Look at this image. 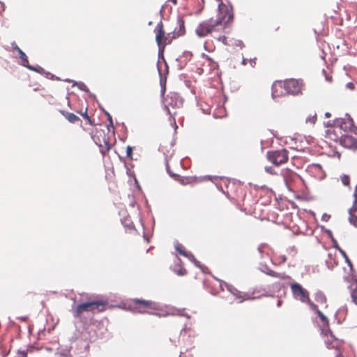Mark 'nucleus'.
<instances>
[{"label": "nucleus", "mask_w": 357, "mask_h": 357, "mask_svg": "<svg viewBox=\"0 0 357 357\" xmlns=\"http://www.w3.org/2000/svg\"><path fill=\"white\" fill-rule=\"evenodd\" d=\"M282 176L286 183V185L291 190L292 183L296 180L298 179L299 177L297 174L289 170L285 169L282 172Z\"/></svg>", "instance_id": "9b49d317"}, {"label": "nucleus", "mask_w": 357, "mask_h": 357, "mask_svg": "<svg viewBox=\"0 0 357 357\" xmlns=\"http://www.w3.org/2000/svg\"><path fill=\"white\" fill-rule=\"evenodd\" d=\"M340 144L348 149H357V128L354 129V131L343 135L342 138H341Z\"/></svg>", "instance_id": "1a4fd4ad"}, {"label": "nucleus", "mask_w": 357, "mask_h": 357, "mask_svg": "<svg viewBox=\"0 0 357 357\" xmlns=\"http://www.w3.org/2000/svg\"><path fill=\"white\" fill-rule=\"evenodd\" d=\"M332 156L337 157L338 159H340L341 157V153L337 151H334Z\"/></svg>", "instance_id": "473e14b6"}, {"label": "nucleus", "mask_w": 357, "mask_h": 357, "mask_svg": "<svg viewBox=\"0 0 357 357\" xmlns=\"http://www.w3.org/2000/svg\"><path fill=\"white\" fill-rule=\"evenodd\" d=\"M317 121V114L314 113L312 114H310L308 117L306 118L305 122L306 123H309L311 126L314 125Z\"/></svg>", "instance_id": "aec40b11"}, {"label": "nucleus", "mask_w": 357, "mask_h": 357, "mask_svg": "<svg viewBox=\"0 0 357 357\" xmlns=\"http://www.w3.org/2000/svg\"><path fill=\"white\" fill-rule=\"evenodd\" d=\"M218 40L220 41H221L223 44H225V45H228V46H233V43H231L232 42V40L231 39H229L227 37L225 36H220Z\"/></svg>", "instance_id": "412c9836"}, {"label": "nucleus", "mask_w": 357, "mask_h": 357, "mask_svg": "<svg viewBox=\"0 0 357 357\" xmlns=\"http://www.w3.org/2000/svg\"><path fill=\"white\" fill-rule=\"evenodd\" d=\"M79 114L88 121V123L91 126H93L94 125L93 121L90 118V116L87 114V109H86V111L84 113L79 112Z\"/></svg>", "instance_id": "5701e85b"}, {"label": "nucleus", "mask_w": 357, "mask_h": 357, "mask_svg": "<svg viewBox=\"0 0 357 357\" xmlns=\"http://www.w3.org/2000/svg\"><path fill=\"white\" fill-rule=\"evenodd\" d=\"M59 112L71 123H75L80 121V119L73 113L68 112L64 110H60Z\"/></svg>", "instance_id": "f3484780"}, {"label": "nucleus", "mask_w": 357, "mask_h": 357, "mask_svg": "<svg viewBox=\"0 0 357 357\" xmlns=\"http://www.w3.org/2000/svg\"><path fill=\"white\" fill-rule=\"evenodd\" d=\"M231 40H232L231 43L234 44L233 45L238 46L241 48H242L243 47V43L241 40H234V39H231Z\"/></svg>", "instance_id": "cd10ccee"}, {"label": "nucleus", "mask_w": 357, "mask_h": 357, "mask_svg": "<svg viewBox=\"0 0 357 357\" xmlns=\"http://www.w3.org/2000/svg\"><path fill=\"white\" fill-rule=\"evenodd\" d=\"M325 116H326V117H327V118H328V117H330V116H331V114H330L329 112H326V113L325 114Z\"/></svg>", "instance_id": "e433bc0d"}, {"label": "nucleus", "mask_w": 357, "mask_h": 357, "mask_svg": "<svg viewBox=\"0 0 357 357\" xmlns=\"http://www.w3.org/2000/svg\"><path fill=\"white\" fill-rule=\"evenodd\" d=\"M166 167H167V171L168 172V173L169 174V175L172 176V177H177L178 176V175L172 172L171 169H170V167H169V165L168 163H167L166 165Z\"/></svg>", "instance_id": "c85d7f7f"}, {"label": "nucleus", "mask_w": 357, "mask_h": 357, "mask_svg": "<svg viewBox=\"0 0 357 357\" xmlns=\"http://www.w3.org/2000/svg\"><path fill=\"white\" fill-rule=\"evenodd\" d=\"M283 85V81H276L273 84L272 96L273 98L281 97L287 94Z\"/></svg>", "instance_id": "f8f14e48"}, {"label": "nucleus", "mask_w": 357, "mask_h": 357, "mask_svg": "<svg viewBox=\"0 0 357 357\" xmlns=\"http://www.w3.org/2000/svg\"><path fill=\"white\" fill-rule=\"evenodd\" d=\"M9 51L12 52L13 57L22 59V50L13 42L11 43Z\"/></svg>", "instance_id": "dca6fc26"}, {"label": "nucleus", "mask_w": 357, "mask_h": 357, "mask_svg": "<svg viewBox=\"0 0 357 357\" xmlns=\"http://www.w3.org/2000/svg\"><path fill=\"white\" fill-rule=\"evenodd\" d=\"M240 298H241V300L240 301L241 302L243 301H245V300H247L248 299V297H247L246 295H244L243 296H239Z\"/></svg>", "instance_id": "c9c22d12"}, {"label": "nucleus", "mask_w": 357, "mask_h": 357, "mask_svg": "<svg viewBox=\"0 0 357 357\" xmlns=\"http://www.w3.org/2000/svg\"><path fill=\"white\" fill-rule=\"evenodd\" d=\"M15 357H22V351H21V350H20V349H19V350L17 351V356H15Z\"/></svg>", "instance_id": "f704fd0d"}, {"label": "nucleus", "mask_w": 357, "mask_h": 357, "mask_svg": "<svg viewBox=\"0 0 357 357\" xmlns=\"http://www.w3.org/2000/svg\"><path fill=\"white\" fill-rule=\"evenodd\" d=\"M126 154L128 158L132 159V148L130 146H127Z\"/></svg>", "instance_id": "a878e982"}, {"label": "nucleus", "mask_w": 357, "mask_h": 357, "mask_svg": "<svg viewBox=\"0 0 357 357\" xmlns=\"http://www.w3.org/2000/svg\"><path fill=\"white\" fill-rule=\"evenodd\" d=\"M233 20V7L221 1L218 5L216 19L210 18L202 21L197 26L195 33L200 38L206 37L214 32L223 31Z\"/></svg>", "instance_id": "f257e3e1"}, {"label": "nucleus", "mask_w": 357, "mask_h": 357, "mask_svg": "<svg viewBox=\"0 0 357 357\" xmlns=\"http://www.w3.org/2000/svg\"><path fill=\"white\" fill-rule=\"evenodd\" d=\"M7 355H8V353H6V354H2V356L6 357V356H7Z\"/></svg>", "instance_id": "ea45409f"}, {"label": "nucleus", "mask_w": 357, "mask_h": 357, "mask_svg": "<svg viewBox=\"0 0 357 357\" xmlns=\"http://www.w3.org/2000/svg\"><path fill=\"white\" fill-rule=\"evenodd\" d=\"M342 137L343 134L334 124L333 126L328 128L324 135L326 142L335 143L340 142V144H341V138H342Z\"/></svg>", "instance_id": "9d476101"}, {"label": "nucleus", "mask_w": 357, "mask_h": 357, "mask_svg": "<svg viewBox=\"0 0 357 357\" xmlns=\"http://www.w3.org/2000/svg\"><path fill=\"white\" fill-rule=\"evenodd\" d=\"M352 210H357V185L354 192V202L352 206Z\"/></svg>", "instance_id": "393cba45"}, {"label": "nucleus", "mask_w": 357, "mask_h": 357, "mask_svg": "<svg viewBox=\"0 0 357 357\" xmlns=\"http://www.w3.org/2000/svg\"><path fill=\"white\" fill-rule=\"evenodd\" d=\"M179 181L181 184L186 185L191 182V178L188 177H183L181 179H179Z\"/></svg>", "instance_id": "bb28decb"}, {"label": "nucleus", "mask_w": 357, "mask_h": 357, "mask_svg": "<svg viewBox=\"0 0 357 357\" xmlns=\"http://www.w3.org/2000/svg\"><path fill=\"white\" fill-rule=\"evenodd\" d=\"M342 184L345 186H349L350 184V178L347 175H342L340 177Z\"/></svg>", "instance_id": "b1692460"}, {"label": "nucleus", "mask_w": 357, "mask_h": 357, "mask_svg": "<svg viewBox=\"0 0 357 357\" xmlns=\"http://www.w3.org/2000/svg\"><path fill=\"white\" fill-rule=\"evenodd\" d=\"M107 304L108 303L103 300L90 301L78 305L77 307V312H91L94 310L100 312L105 311Z\"/></svg>", "instance_id": "39448f33"}, {"label": "nucleus", "mask_w": 357, "mask_h": 357, "mask_svg": "<svg viewBox=\"0 0 357 357\" xmlns=\"http://www.w3.org/2000/svg\"><path fill=\"white\" fill-rule=\"evenodd\" d=\"M169 1H172L174 5H176V3H177L176 0H169Z\"/></svg>", "instance_id": "4c0bfd02"}, {"label": "nucleus", "mask_w": 357, "mask_h": 357, "mask_svg": "<svg viewBox=\"0 0 357 357\" xmlns=\"http://www.w3.org/2000/svg\"><path fill=\"white\" fill-rule=\"evenodd\" d=\"M319 317L322 322L321 333L324 334V335L327 336L328 333H331L329 330L328 319L324 314H319Z\"/></svg>", "instance_id": "2eb2a0df"}, {"label": "nucleus", "mask_w": 357, "mask_h": 357, "mask_svg": "<svg viewBox=\"0 0 357 357\" xmlns=\"http://www.w3.org/2000/svg\"><path fill=\"white\" fill-rule=\"evenodd\" d=\"M334 125L338 128L340 132L343 130L350 132L354 131V129L357 128L354 126L353 119L347 115H346L344 118H339L335 119L334 121Z\"/></svg>", "instance_id": "6e6552de"}, {"label": "nucleus", "mask_w": 357, "mask_h": 357, "mask_svg": "<svg viewBox=\"0 0 357 357\" xmlns=\"http://www.w3.org/2000/svg\"><path fill=\"white\" fill-rule=\"evenodd\" d=\"M339 250H340V252L342 254V255L344 256V257L345 258L346 261H348V262L350 264V263H351V262H350V260H349V259L348 258V257H347V254L345 253V252H344V251H343V250H342V249H340V248Z\"/></svg>", "instance_id": "2f4dec72"}, {"label": "nucleus", "mask_w": 357, "mask_h": 357, "mask_svg": "<svg viewBox=\"0 0 357 357\" xmlns=\"http://www.w3.org/2000/svg\"><path fill=\"white\" fill-rule=\"evenodd\" d=\"M185 32L183 22L180 24L178 31H172L165 33L163 24L160 22L157 24L154 33L155 34V42L160 51H164L165 47L172 43V42L181 36L184 35Z\"/></svg>", "instance_id": "f03ea898"}, {"label": "nucleus", "mask_w": 357, "mask_h": 357, "mask_svg": "<svg viewBox=\"0 0 357 357\" xmlns=\"http://www.w3.org/2000/svg\"><path fill=\"white\" fill-rule=\"evenodd\" d=\"M175 248L176 251L183 257H185L189 259L194 258L193 255L190 252H187L183 245H182L181 244H176Z\"/></svg>", "instance_id": "a211bd4d"}, {"label": "nucleus", "mask_w": 357, "mask_h": 357, "mask_svg": "<svg viewBox=\"0 0 357 357\" xmlns=\"http://www.w3.org/2000/svg\"><path fill=\"white\" fill-rule=\"evenodd\" d=\"M351 296L354 302L357 305V289L352 291Z\"/></svg>", "instance_id": "c756f323"}, {"label": "nucleus", "mask_w": 357, "mask_h": 357, "mask_svg": "<svg viewBox=\"0 0 357 357\" xmlns=\"http://www.w3.org/2000/svg\"><path fill=\"white\" fill-rule=\"evenodd\" d=\"M327 347H328V348H331V346H329V345H327Z\"/></svg>", "instance_id": "79ce46f5"}, {"label": "nucleus", "mask_w": 357, "mask_h": 357, "mask_svg": "<svg viewBox=\"0 0 357 357\" xmlns=\"http://www.w3.org/2000/svg\"><path fill=\"white\" fill-rule=\"evenodd\" d=\"M23 355H24V357H25L26 356V354L24 352L23 353Z\"/></svg>", "instance_id": "a19ab883"}, {"label": "nucleus", "mask_w": 357, "mask_h": 357, "mask_svg": "<svg viewBox=\"0 0 357 357\" xmlns=\"http://www.w3.org/2000/svg\"><path fill=\"white\" fill-rule=\"evenodd\" d=\"M265 171L271 174H275V172H274V169L272 167H266Z\"/></svg>", "instance_id": "7c9ffc66"}, {"label": "nucleus", "mask_w": 357, "mask_h": 357, "mask_svg": "<svg viewBox=\"0 0 357 357\" xmlns=\"http://www.w3.org/2000/svg\"><path fill=\"white\" fill-rule=\"evenodd\" d=\"M109 120L110 121L111 124H112V119L111 116L109 115Z\"/></svg>", "instance_id": "58836bf2"}, {"label": "nucleus", "mask_w": 357, "mask_h": 357, "mask_svg": "<svg viewBox=\"0 0 357 357\" xmlns=\"http://www.w3.org/2000/svg\"><path fill=\"white\" fill-rule=\"evenodd\" d=\"M315 301L317 303H313L314 305H318V308L321 312L322 310H325L327 308L326 304V297L324 293L321 291H318L315 294Z\"/></svg>", "instance_id": "ddd939ff"}, {"label": "nucleus", "mask_w": 357, "mask_h": 357, "mask_svg": "<svg viewBox=\"0 0 357 357\" xmlns=\"http://www.w3.org/2000/svg\"><path fill=\"white\" fill-rule=\"evenodd\" d=\"M283 82V86L287 94L297 96L302 93L304 87V83L302 79H287Z\"/></svg>", "instance_id": "423d86ee"}, {"label": "nucleus", "mask_w": 357, "mask_h": 357, "mask_svg": "<svg viewBox=\"0 0 357 357\" xmlns=\"http://www.w3.org/2000/svg\"><path fill=\"white\" fill-rule=\"evenodd\" d=\"M291 290L294 297L310 305V310L315 312H320L318 305H314L310 299L309 292L304 289L300 284L294 282L291 284Z\"/></svg>", "instance_id": "7ed1b4c3"}, {"label": "nucleus", "mask_w": 357, "mask_h": 357, "mask_svg": "<svg viewBox=\"0 0 357 357\" xmlns=\"http://www.w3.org/2000/svg\"><path fill=\"white\" fill-rule=\"evenodd\" d=\"M346 86L350 90L354 89V84L351 82H349L348 84H347Z\"/></svg>", "instance_id": "72a5a7b5"}, {"label": "nucleus", "mask_w": 357, "mask_h": 357, "mask_svg": "<svg viewBox=\"0 0 357 357\" xmlns=\"http://www.w3.org/2000/svg\"><path fill=\"white\" fill-rule=\"evenodd\" d=\"M357 212V210H352V207L349 209V222L351 224L357 227V216L355 215V213Z\"/></svg>", "instance_id": "6ab92c4d"}, {"label": "nucleus", "mask_w": 357, "mask_h": 357, "mask_svg": "<svg viewBox=\"0 0 357 357\" xmlns=\"http://www.w3.org/2000/svg\"><path fill=\"white\" fill-rule=\"evenodd\" d=\"M164 103L167 113L172 116L175 115L176 112L172 114L170 107L172 109L181 108L183 106V100L178 93H171L165 98Z\"/></svg>", "instance_id": "0eeeda50"}, {"label": "nucleus", "mask_w": 357, "mask_h": 357, "mask_svg": "<svg viewBox=\"0 0 357 357\" xmlns=\"http://www.w3.org/2000/svg\"><path fill=\"white\" fill-rule=\"evenodd\" d=\"M133 302L135 304H139L142 305L143 307L149 308L153 310H160V309L158 307V305L151 301L136 299L134 300Z\"/></svg>", "instance_id": "4468645a"}, {"label": "nucleus", "mask_w": 357, "mask_h": 357, "mask_svg": "<svg viewBox=\"0 0 357 357\" xmlns=\"http://www.w3.org/2000/svg\"><path fill=\"white\" fill-rule=\"evenodd\" d=\"M266 158L275 166H280L287 162L289 160V152L285 149L269 151L266 153Z\"/></svg>", "instance_id": "20e7f679"}, {"label": "nucleus", "mask_w": 357, "mask_h": 357, "mask_svg": "<svg viewBox=\"0 0 357 357\" xmlns=\"http://www.w3.org/2000/svg\"><path fill=\"white\" fill-rule=\"evenodd\" d=\"M28 63H29V61L26 59L25 54L24 53V63H23L24 66H26L29 69H32L36 72H40V70H42V68L40 67H38V68L31 67L28 64Z\"/></svg>", "instance_id": "4be33fe9"}]
</instances>
